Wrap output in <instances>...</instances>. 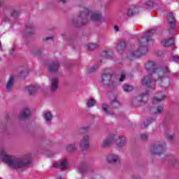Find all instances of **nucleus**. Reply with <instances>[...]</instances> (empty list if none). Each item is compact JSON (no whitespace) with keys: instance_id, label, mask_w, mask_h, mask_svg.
<instances>
[{"instance_id":"1","label":"nucleus","mask_w":179,"mask_h":179,"mask_svg":"<svg viewBox=\"0 0 179 179\" xmlns=\"http://www.w3.org/2000/svg\"><path fill=\"white\" fill-rule=\"evenodd\" d=\"M0 158L4 163H6L10 169L15 170H22L24 167H27L31 163V157L27 155L22 157H16L13 155L8 154L5 150L0 152Z\"/></svg>"},{"instance_id":"2","label":"nucleus","mask_w":179,"mask_h":179,"mask_svg":"<svg viewBox=\"0 0 179 179\" xmlns=\"http://www.w3.org/2000/svg\"><path fill=\"white\" fill-rule=\"evenodd\" d=\"M92 22L96 23V24H100L104 22V18L101 15V12L99 10H86L84 12H81L80 15L73 20V23H78V24H86Z\"/></svg>"},{"instance_id":"3","label":"nucleus","mask_w":179,"mask_h":179,"mask_svg":"<svg viewBox=\"0 0 179 179\" xmlns=\"http://www.w3.org/2000/svg\"><path fill=\"white\" fill-rule=\"evenodd\" d=\"M99 83L103 85V86H114L115 82L113 80V70L105 69L99 79Z\"/></svg>"},{"instance_id":"4","label":"nucleus","mask_w":179,"mask_h":179,"mask_svg":"<svg viewBox=\"0 0 179 179\" xmlns=\"http://www.w3.org/2000/svg\"><path fill=\"white\" fill-rule=\"evenodd\" d=\"M152 31H149L147 34H146V38H143L141 41V43H140V46L138 49V50H136L134 52V56L135 57H141V55H145V54H148V46L145 45V44L143 43V41H145V40H146V43H148L149 41V38L148 37H150V36H152Z\"/></svg>"},{"instance_id":"5","label":"nucleus","mask_w":179,"mask_h":179,"mask_svg":"<svg viewBox=\"0 0 179 179\" xmlns=\"http://www.w3.org/2000/svg\"><path fill=\"white\" fill-rule=\"evenodd\" d=\"M150 153L152 155H157L160 156L162 153H164V143H159L151 145L150 148Z\"/></svg>"},{"instance_id":"6","label":"nucleus","mask_w":179,"mask_h":179,"mask_svg":"<svg viewBox=\"0 0 179 179\" xmlns=\"http://www.w3.org/2000/svg\"><path fill=\"white\" fill-rule=\"evenodd\" d=\"M106 162L110 164L115 166L117 164H121L122 159H121V156L120 155L112 153L106 156Z\"/></svg>"},{"instance_id":"7","label":"nucleus","mask_w":179,"mask_h":179,"mask_svg":"<svg viewBox=\"0 0 179 179\" xmlns=\"http://www.w3.org/2000/svg\"><path fill=\"white\" fill-rule=\"evenodd\" d=\"M169 73V69H166L165 71H159V78L157 79V81L159 83H162V82H164L162 84V86L164 87H169L170 86V80L167 78H166V75Z\"/></svg>"},{"instance_id":"8","label":"nucleus","mask_w":179,"mask_h":179,"mask_svg":"<svg viewBox=\"0 0 179 179\" xmlns=\"http://www.w3.org/2000/svg\"><path fill=\"white\" fill-rule=\"evenodd\" d=\"M53 166H55L56 169L60 167L62 170H67V169H69V162H68L67 159L64 158L60 161L54 162Z\"/></svg>"},{"instance_id":"9","label":"nucleus","mask_w":179,"mask_h":179,"mask_svg":"<svg viewBox=\"0 0 179 179\" xmlns=\"http://www.w3.org/2000/svg\"><path fill=\"white\" fill-rule=\"evenodd\" d=\"M79 146L83 150H86L90 148V136L89 135H85L80 141Z\"/></svg>"},{"instance_id":"10","label":"nucleus","mask_w":179,"mask_h":179,"mask_svg":"<svg viewBox=\"0 0 179 179\" xmlns=\"http://www.w3.org/2000/svg\"><path fill=\"white\" fill-rule=\"evenodd\" d=\"M153 82H155V80L152 76H146L141 80V85L152 89L153 87Z\"/></svg>"},{"instance_id":"11","label":"nucleus","mask_w":179,"mask_h":179,"mask_svg":"<svg viewBox=\"0 0 179 179\" xmlns=\"http://www.w3.org/2000/svg\"><path fill=\"white\" fill-rule=\"evenodd\" d=\"M59 83V80L57 77H52L50 79V92H57L58 89V85Z\"/></svg>"},{"instance_id":"12","label":"nucleus","mask_w":179,"mask_h":179,"mask_svg":"<svg viewBox=\"0 0 179 179\" xmlns=\"http://www.w3.org/2000/svg\"><path fill=\"white\" fill-rule=\"evenodd\" d=\"M115 138V135L109 136L106 138L101 143V148H108V146L111 145V143L114 142V139Z\"/></svg>"},{"instance_id":"13","label":"nucleus","mask_w":179,"mask_h":179,"mask_svg":"<svg viewBox=\"0 0 179 179\" xmlns=\"http://www.w3.org/2000/svg\"><path fill=\"white\" fill-rule=\"evenodd\" d=\"M134 101L138 103V104H145L148 101V94H142L141 95H139L135 98Z\"/></svg>"},{"instance_id":"14","label":"nucleus","mask_w":179,"mask_h":179,"mask_svg":"<svg viewBox=\"0 0 179 179\" xmlns=\"http://www.w3.org/2000/svg\"><path fill=\"white\" fill-rule=\"evenodd\" d=\"M13 82H15V76H10L6 86V92H10V90H12V88L13 87Z\"/></svg>"},{"instance_id":"15","label":"nucleus","mask_w":179,"mask_h":179,"mask_svg":"<svg viewBox=\"0 0 179 179\" xmlns=\"http://www.w3.org/2000/svg\"><path fill=\"white\" fill-rule=\"evenodd\" d=\"M166 99H167V96L164 94H160V95L153 97L152 99V102L154 103H160V101H163L166 100Z\"/></svg>"},{"instance_id":"16","label":"nucleus","mask_w":179,"mask_h":179,"mask_svg":"<svg viewBox=\"0 0 179 179\" xmlns=\"http://www.w3.org/2000/svg\"><path fill=\"white\" fill-rule=\"evenodd\" d=\"M155 66H156V63L155 62H149L145 64V69L146 71H151L152 72H155Z\"/></svg>"},{"instance_id":"17","label":"nucleus","mask_w":179,"mask_h":179,"mask_svg":"<svg viewBox=\"0 0 179 179\" xmlns=\"http://www.w3.org/2000/svg\"><path fill=\"white\" fill-rule=\"evenodd\" d=\"M168 22L171 26V27H174V24H176V20L174 18V15L172 13H169L168 14Z\"/></svg>"},{"instance_id":"18","label":"nucleus","mask_w":179,"mask_h":179,"mask_svg":"<svg viewBox=\"0 0 179 179\" xmlns=\"http://www.w3.org/2000/svg\"><path fill=\"white\" fill-rule=\"evenodd\" d=\"M162 44L164 45V47H169V45H173V44H174V38H171L169 39H164L162 41Z\"/></svg>"},{"instance_id":"19","label":"nucleus","mask_w":179,"mask_h":179,"mask_svg":"<svg viewBox=\"0 0 179 179\" xmlns=\"http://www.w3.org/2000/svg\"><path fill=\"white\" fill-rule=\"evenodd\" d=\"M117 148H124L125 146V138L119 137L116 141Z\"/></svg>"},{"instance_id":"20","label":"nucleus","mask_w":179,"mask_h":179,"mask_svg":"<svg viewBox=\"0 0 179 179\" xmlns=\"http://www.w3.org/2000/svg\"><path fill=\"white\" fill-rule=\"evenodd\" d=\"M30 114H31L30 109L29 108L24 109V110L20 113V120H24V118H27V117H29Z\"/></svg>"},{"instance_id":"21","label":"nucleus","mask_w":179,"mask_h":179,"mask_svg":"<svg viewBox=\"0 0 179 179\" xmlns=\"http://www.w3.org/2000/svg\"><path fill=\"white\" fill-rule=\"evenodd\" d=\"M43 118L46 122H51L52 120V114L50 112H47L43 114Z\"/></svg>"},{"instance_id":"22","label":"nucleus","mask_w":179,"mask_h":179,"mask_svg":"<svg viewBox=\"0 0 179 179\" xmlns=\"http://www.w3.org/2000/svg\"><path fill=\"white\" fill-rule=\"evenodd\" d=\"M78 146H79V144L78 143H73L69 145L66 149L67 150H69V152H72L73 150H76L78 149Z\"/></svg>"},{"instance_id":"23","label":"nucleus","mask_w":179,"mask_h":179,"mask_svg":"<svg viewBox=\"0 0 179 179\" xmlns=\"http://www.w3.org/2000/svg\"><path fill=\"white\" fill-rule=\"evenodd\" d=\"M59 68V64L58 63H53L50 65L49 71L50 72H57Z\"/></svg>"},{"instance_id":"24","label":"nucleus","mask_w":179,"mask_h":179,"mask_svg":"<svg viewBox=\"0 0 179 179\" xmlns=\"http://www.w3.org/2000/svg\"><path fill=\"white\" fill-rule=\"evenodd\" d=\"M102 57H105V58H113V51L111 50H105L101 54Z\"/></svg>"},{"instance_id":"25","label":"nucleus","mask_w":179,"mask_h":179,"mask_svg":"<svg viewBox=\"0 0 179 179\" xmlns=\"http://www.w3.org/2000/svg\"><path fill=\"white\" fill-rule=\"evenodd\" d=\"M27 92L29 94H34L37 92V87L33 85H29L27 87Z\"/></svg>"},{"instance_id":"26","label":"nucleus","mask_w":179,"mask_h":179,"mask_svg":"<svg viewBox=\"0 0 179 179\" xmlns=\"http://www.w3.org/2000/svg\"><path fill=\"white\" fill-rule=\"evenodd\" d=\"M102 110L108 115H113V114H114V112L108 110V105L106 103L102 105Z\"/></svg>"},{"instance_id":"27","label":"nucleus","mask_w":179,"mask_h":179,"mask_svg":"<svg viewBox=\"0 0 179 179\" xmlns=\"http://www.w3.org/2000/svg\"><path fill=\"white\" fill-rule=\"evenodd\" d=\"M86 106L88 108H91V107H94L96 106V101L93 99H90L86 102Z\"/></svg>"},{"instance_id":"28","label":"nucleus","mask_w":179,"mask_h":179,"mask_svg":"<svg viewBox=\"0 0 179 179\" xmlns=\"http://www.w3.org/2000/svg\"><path fill=\"white\" fill-rule=\"evenodd\" d=\"M87 49L89 50V51H93V50H96L97 47H99V44L97 43H89L86 45Z\"/></svg>"},{"instance_id":"29","label":"nucleus","mask_w":179,"mask_h":179,"mask_svg":"<svg viewBox=\"0 0 179 179\" xmlns=\"http://www.w3.org/2000/svg\"><path fill=\"white\" fill-rule=\"evenodd\" d=\"M122 89L124 92H132V90H134V87H132V85H124L122 87Z\"/></svg>"},{"instance_id":"30","label":"nucleus","mask_w":179,"mask_h":179,"mask_svg":"<svg viewBox=\"0 0 179 179\" xmlns=\"http://www.w3.org/2000/svg\"><path fill=\"white\" fill-rule=\"evenodd\" d=\"M111 104L113 107H115V108L120 107V102L117 101V98L114 97V99L111 101Z\"/></svg>"},{"instance_id":"31","label":"nucleus","mask_w":179,"mask_h":179,"mask_svg":"<svg viewBox=\"0 0 179 179\" xmlns=\"http://www.w3.org/2000/svg\"><path fill=\"white\" fill-rule=\"evenodd\" d=\"M125 48V43H120L117 45V51H121Z\"/></svg>"},{"instance_id":"32","label":"nucleus","mask_w":179,"mask_h":179,"mask_svg":"<svg viewBox=\"0 0 179 179\" xmlns=\"http://www.w3.org/2000/svg\"><path fill=\"white\" fill-rule=\"evenodd\" d=\"M135 13V8H129L127 11L128 16H132Z\"/></svg>"},{"instance_id":"33","label":"nucleus","mask_w":179,"mask_h":179,"mask_svg":"<svg viewBox=\"0 0 179 179\" xmlns=\"http://www.w3.org/2000/svg\"><path fill=\"white\" fill-rule=\"evenodd\" d=\"M163 110H164L163 106H158L156 108L155 114H160V113H162L163 112Z\"/></svg>"},{"instance_id":"34","label":"nucleus","mask_w":179,"mask_h":179,"mask_svg":"<svg viewBox=\"0 0 179 179\" xmlns=\"http://www.w3.org/2000/svg\"><path fill=\"white\" fill-rule=\"evenodd\" d=\"M97 69H99V66H93L92 67H91L90 71V72H94L97 71Z\"/></svg>"},{"instance_id":"35","label":"nucleus","mask_w":179,"mask_h":179,"mask_svg":"<svg viewBox=\"0 0 179 179\" xmlns=\"http://www.w3.org/2000/svg\"><path fill=\"white\" fill-rule=\"evenodd\" d=\"M172 59L176 62H179V57L178 55L173 56Z\"/></svg>"},{"instance_id":"36","label":"nucleus","mask_w":179,"mask_h":179,"mask_svg":"<svg viewBox=\"0 0 179 179\" xmlns=\"http://www.w3.org/2000/svg\"><path fill=\"white\" fill-rule=\"evenodd\" d=\"M124 80H125V74L122 73L120 76V82H124Z\"/></svg>"},{"instance_id":"37","label":"nucleus","mask_w":179,"mask_h":179,"mask_svg":"<svg viewBox=\"0 0 179 179\" xmlns=\"http://www.w3.org/2000/svg\"><path fill=\"white\" fill-rule=\"evenodd\" d=\"M114 30H115V31H118L120 30V28H118V26L115 25Z\"/></svg>"},{"instance_id":"38","label":"nucleus","mask_w":179,"mask_h":179,"mask_svg":"<svg viewBox=\"0 0 179 179\" xmlns=\"http://www.w3.org/2000/svg\"><path fill=\"white\" fill-rule=\"evenodd\" d=\"M54 39V36H48L46 38V40H53Z\"/></svg>"},{"instance_id":"39","label":"nucleus","mask_w":179,"mask_h":179,"mask_svg":"<svg viewBox=\"0 0 179 179\" xmlns=\"http://www.w3.org/2000/svg\"><path fill=\"white\" fill-rule=\"evenodd\" d=\"M148 125H149V122H144V127H148Z\"/></svg>"},{"instance_id":"40","label":"nucleus","mask_w":179,"mask_h":179,"mask_svg":"<svg viewBox=\"0 0 179 179\" xmlns=\"http://www.w3.org/2000/svg\"><path fill=\"white\" fill-rule=\"evenodd\" d=\"M60 2H62V3H65V2H66V1H65V0H60Z\"/></svg>"},{"instance_id":"41","label":"nucleus","mask_w":179,"mask_h":179,"mask_svg":"<svg viewBox=\"0 0 179 179\" xmlns=\"http://www.w3.org/2000/svg\"><path fill=\"white\" fill-rule=\"evenodd\" d=\"M2 6V1L0 0V8Z\"/></svg>"},{"instance_id":"42","label":"nucleus","mask_w":179,"mask_h":179,"mask_svg":"<svg viewBox=\"0 0 179 179\" xmlns=\"http://www.w3.org/2000/svg\"><path fill=\"white\" fill-rule=\"evenodd\" d=\"M134 179H142V178H141L139 177H135Z\"/></svg>"},{"instance_id":"43","label":"nucleus","mask_w":179,"mask_h":179,"mask_svg":"<svg viewBox=\"0 0 179 179\" xmlns=\"http://www.w3.org/2000/svg\"><path fill=\"white\" fill-rule=\"evenodd\" d=\"M0 47H1V43H0Z\"/></svg>"},{"instance_id":"44","label":"nucleus","mask_w":179,"mask_h":179,"mask_svg":"<svg viewBox=\"0 0 179 179\" xmlns=\"http://www.w3.org/2000/svg\"><path fill=\"white\" fill-rule=\"evenodd\" d=\"M0 61H1V57H0Z\"/></svg>"},{"instance_id":"45","label":"nucleus","mask_w":179,"mask_h":179,"mask_svg":"<svg viewBox=\"0 0 179 179\" xmlns=\"http://www.w3.org/2000/svg\"><path fill=\"white\" fill-rule=\"evenodd\" d=\"M59 179H61V178H59Z\"/></svg>"}]
</instances>
